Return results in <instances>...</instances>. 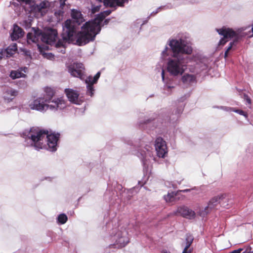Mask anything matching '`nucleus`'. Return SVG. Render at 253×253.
I'll return each instance as SVG.
<instances>
[{
	"instance_id": "obj_36",
	"label": "nucleus",
	"mask_w": 253,
	"mask_h": 253,
	"mask_svg": "<svg viewBox=\"0 0 253 253\" xmlns=\"http://www.w3.org/2000/svg\"><path fill=\"white\" fill-rule=\"evenodd\" d=\"M168 50V48L166 47L165 49V50L162 52V55L165 57L166 56L168 55V54L167 53V51Z\"/></svg>"
},
{
	"instance_id": "obj_43",
	"label": "nucleus",
	"mask_w": 253,
	"mask_h": 253,
	"mask_svg": "<svg viewBox=\"0 0 253 253\" xmlns=\"http://www.w3.org/2000/svg\"><path fill=\"white\" fill-rule=\"evenodd\" d=\"M26 69H27V68L25 67V68H24V69H23V71H24V72H26V71H25V70H26Z\"/></svg>"
},
{
	"instance_id": "obj_9",
	"label": "nucleus",
	"mask_w": 253,
	"mask_h": 253,
	"mask_svg": "<svg viewBox=\"0 0 253 253\" xmlns=\"http://www.w3.org/2000/svg\"><path fill=\"white\" fill-rule=\"evenodd\" d=\"M18 94V90L10 86H5L2 88L1 97L5 103H9L12 102Z\"/></svg>"
},
{
	"instance_id": "obj_13",
	"label": "nucleus",
	"mask_w": 253,
	"mask_h": 253,
	"mask_svg": "<svg viewBox=\"0 0 253 253\" xmlns=\"http://www.w3.org/2000/svg\"><path fill=\"white\" fill-rule=\"evenodd\" d=\"M218 33L227 39H230L238 36V34L232 29L223 27L220 29H216Z\"/></svg>"
},
{
	"instance_id": "obj_2",
	"label": "nucleus",
	"mask_w": 253,
	"mask_h": 253,
	"mask_svg": "<svg viewBox=\"0 0 253 253\" xmlns=\"http://www.w3.org/2000/svg\"><path fill=\"white\" fill-rule=\"evenodd\" d=\"M71 17L73 21L67 19L64 23L63 31L61 34L63 41H59L56 44V46H63L64 45V41H75V36L77 33V26L83 22L84 18L81 12L76 9L72 10Z\"/></svg>"
},
{
	"instance_id": "obj_33",
	"label": "nucleus",
	"mask_w": 253,
	"mask_h": 253,
	"mask_svg": "<svg viewBox=\"0 0 253 253\" xmlns=\"http://www.w3.org/2000/svg\"><path fill=\"white\" fill-rule=\"evenodd\" d=\"M243 250L242 249H238L237 250H234L229 253H241L242 251ZM242 253H249V252L245 251L243 252Z\"/></svg>"
},
{
	"instance_id": "obj_12",
	"label": "nucleus",
	"mask_w": 253,
	"mask_h": 253,
	"mask_svg": "<svg viewBox=\"0 0 253 253\" xmlns=\"http://www.w3.org/2000/svg\"><path fill=\"white\" fill-rule=\"evenodd\" d=\"M175 215H180L182 216L189 219L193 218L195 216V212L185 206L179 207L174 212Z\"/></svg>"
},
{
	"instance_id": "obj_11",
	"label": "nucleus",
	"mask_w": 253,
	"mask_h": 253,
	"mask_svg": "<svg viewBox=\"0 0 253 253\" xmlns=\"http://www.w3.org/2000/svg\"><path fill=\"white\" fill-rule=\"evenodd\" d=\"M155 147L158 156L164 158L167 153V147L166 142L162 138L158 137L156 139Z\"/></svg>"
},
{
	"instance_id": "obj_14",
	"label": "nucleus",
	"mask_w": 253,
	"mask_h": 253,
	"mask_svg": "<svg viewBox=\"0 0 253 253\" xmlns=\"http://www.w3.org/2000/svg\"><path fill=\"white\" fill-rule=\"evenodd\" d=\"M222 195H218L212 198L209 202L208 206L205 207L204 212L207 214L214 209L220 203Z\"/></svg>"
},
{
	"instance_id": "obj_20",
	"label": "nucleus",
	"mask_w": 253,
	"mask_h": 253,
	"mask_svg": "<svg viewBox=\"0 0 253 253\" xmlns=\"http://www.w3.org/2000/svg\"><path fill=\"white\" fill-rule=\"evenodd\" d=\"M140 155H138L141 159L144 165H146L147 161L149 160V158L151 157V152L147 150L146 151L141 150L139 152Z\"/></svg>"
},
{
	"instance_id": "obj_23",
	"label": "nucleus",
	"mask_w": 253,
	"mask_h": 253,
	"mask_svg": "<svg viewBox=\"0 0 253 253\" xmlns=\"http://www.w3.org/2000/svg\"><path fill=\"white\" fill-rule=\"evenodd\" d=\"M25 76L26 75L24 74L18 70H12L10 74V77L13 80L21 77H25Z\"/></svg>"
},
{
	"instance_id": "obj_35",
	"label": "nucleus",
	"mask_w": 253,
	"mask_h": 253,
	"mask_svg": "<svg viewBox=\"0 0 253 253\" xmlns=\"http://www.w3.org/2000/svg\"><path fill=\"white\" fill-rule=\"evenodd\" d=\"M193 251V249H187V248H184L182 253H191Z\"/></svg>"
},
{
	"instance_id": "obj_21",
	"label": "nucleus",
	"mask_w": 253,
	"mask_h": 253,
	"mask_svg": "<svg viewBox=\"0 0 253 253\" xmlns=\"http://www.w3.org/2000/svg\"><path fill=\"white\" fill-rule=\"evenodd\" d=\"M44 91L46 93V97H45V99H49L50 101H52L53 99V97L55 94V90L50 87H46L44 88Z\"/></svg>"
},
{
	"instance_id": "obj_32",
	"label": "nucleus",
	"mask_w": 253,
	"mask_h": 253,
	"mask_svg": "<svg viewBox=\"0 0 253 253\" xmlns=\"http://www.w3.org/2000/svg\"><path fill=\"white\" fill-rule=\"evenodd\" d=\"M228 41V39L223 36L218 42V45H224Z\"/></svg>"
},
{
	"instance_id": "obj_29",
	"label": "nucleus",
	"mask_w": 253,
	"mask_h": 253,
	"mask_svg": "<svg viewBox=\"0 0 253 253\" xmlns=\"http://www.w3.org/2000/svg\"><path fill=\"white\" fill-rule=\"evenodd\" d=\"M238 42V40H234L233 42H230L228 47L226 49L225 53H224V58H226L228 57L229 51L232 49L233 46L234 45L235 43Z\"/></svg>"
},
{
	"instance_id": "obj_28",
	"label": "nucleus",
	"mask_w": 253,
	"mask_h": 253,
	"mask_svg": "<svg viewBox=\"0 0 253 253\" xmlns=\"http://www.w3.org/2000/svg\"><path fill=\"white\" fill-rule=\"evenodd\" d=\"M68 218L65 214L62 213L58 216V221L61 224H64L67 221Z\"/></svg>"
},
{
	"instance_id": "obj_25",
	"label": "nucleus",
	"mask_w": 253,
	"mask_h": 253,
	"mask_svg": "<svg viewBox=\"0 0 253 253\" xmlns=\"http://www.w3.org/2000/svg\"><path fill=\"white\" fill-rule=\"evenodd\" d=\"M193 240L194 238L192 235L190 234H186L185 238L186 246L184 248H187V249H193L192 248H190V246L192 244Z\"/></svg>"
},
{
	"instance_id": "obj_26",
	"label": "nucleus",
	"mask_w": 253,
	"mask_h": 253,
	"mask_svg": "<svg viewBox=\"0 0 253 253\" xmlns=\"http://www.w3.org/2000/svg\"><path fill=\"white\" fill-rule=\"evenodd\" d=\"M100 76V73L99 72H98L94 76L93 79L90 76L88 77L85 80V82H90L92 83V84H95L97 82L98 79L99 78Z\"/></svg>"
},
{
	"instance_id": "obj_30",
	"label": "nucleus",
	"mask_w": 253,
	"mask_h": 253,
	"mask_svg": "<svg viewBox=\"0 0 253 253\" xmlns=\"http://www.w3.org/2000/svg\"><path fill=\"white\" fill-rule=\"evenodd\" d=\"M103 3L104 5L106 6H109L110 7H115V4L113 1V0H103Z\"/></svg>"
},
{
	"instance_id": "obj_4",
	"label": "nucleus",
	"mask_w": 253,
	"mask_h": 253,
	"mask_svg": "<svg viewBox=\"0 0 253 253\" xmlns=\"http://www.w3.org/2000/svg\"><path fill=\"white\" fill-rule=\"evenodd\" d=\"M29 106L31 109L42 111L50 109L51 111L62 110L66 107V101L62 98H55L52 101L45 99L44 97L34 100Z\"/></svg>"
},
{
	"instance_id": "obj_40",
	"label": "nucleus",
	"mask_w": 253,
	"mask_h": 253,
	"mask_svg": "<svg viewBox=\"0 0 253 253\" xmlns=\"http://www.w3.org/2000/svg\"><path fill=\"white\" fill-rule=\"evenodd\" d=\"M19 1L25 2L26 3H28L30 2L31 0H18Z\"/></svg>"
},
{
	"instance_id": "obj_1",
	"label": "nucleus",
	"mask_w": 253,
	"mask_h": 253,
	"mask_svg": "<svg viewBox=\"0 0 253 253\" xmlns=\"http://www.w3.org/2000/svg\"><path fill=\"white\" fill-rule=\"evenodd\" d=\"M60 134L57 133L48 134L47 130L32 128L28 134V137L32 140V145L37 149H42L44 146L45 138L47 139V144L48 149L52 152L57 150V142L59 140Z\"/></svg>"
},
{
	"instance_id": "obj_18",
	"label": "nucleus",
	"mask_w": 253,
	"mask_h": 253,
	"mask_svg": "<svg viewBox=\"0 0 253 253\" xmlns=\"http://www.w3.org/2000/svg\"><path fill=\"white\" fill-rule=\"evenodd\" d=\"M48 2L43 1L39 4H36L35 10L40 13L42 16L45 15L47 11Z\"/></svg>"
},
{
	"instance_id": "obj_3",
	"label": "nucleus",
	"mask_w": 253,
	"mask_h": 253,
	"mask_svg": "<svg viewBox=\"0 0 253 253\" xmlns=\"http://www.w3.org/2000/svg\"><path fill=\"white\" fill-rule=\"evenodd\" d=\"M34 31V33H28L27 35V42H34L36 43L38 42L40 38H41L42 41L46 43L47 44L53 45L55 44V47L57 49L61 48L59 52L62 53H65V44L67 42L70 43L73 42L74 41H64V45L62 46H56V44L60 40L63 41V39L62 37V39H59L57 42H56V38L57 37L58 33L56 30L51 29L47 31L46 33H42L41 30L39 29H35L34 28H32Z\"/></svg>"
},
{
	"instance_id": "obj_27",
	"label": "nucleus",
	"mask_w": 253,
	"mask_h": 253,
	"mask_svg": "<svg viewBox=\"0 0 253 253\" xmlns=\"http://www.w3.org/2000/svg\"><path fill=\"white\" fill-rule=\"evenodd\" d=\"M86 84H87V94L88 95H90V96H92L93 94V92H94V88H93V84H92V83L89 82H85Z\"/></svg>"
},
{
	"instance_id": "obj_41",
	"label": "nucleus",
	"mask_w": 253,
	"mask_h": 253,
	"mask_svg": "<svg viewBox=\"0 0 253 253\" xmlns=\"http://www.w3.org/2000/svg\"><path fill=\"white\" fill-rule=\"evenodd\" d=\"M162 76L163 79L164 80V71H162Z\"/></svg>"
},
{
	"instance_id": "obj_10",
	"label": "nucleus",
	"mask_w": 253,
	"mask_h": 253,
	"mask_svg": "<svg viewBox=\"0 0 253 253\" xmlns=\"http://www.w3.org/2000/svg\"><path fill=\"white\" fill-rule=\"evenodd\" d=\"M84 67L82 63L74 64L68 67V72L75 77L83 80L84 78Z\"/></svg>"
},
{
	"instance_id": "obj_45",
	"label": "nucleus",
	"mask_w": 253,
	"mask_h": 253,
	"mask_svg": "<svg viewBox=\"0 0 253 253\" xmlns=\"http://www.w3.org/2000/svg\"><path fill=\"white\" fill-rule=\"evenodd\" d=\"M189 190H184V191H189Z\"/></svg>"
},
{
	"instance_id": "obj_38",
	"label": "nucleus",
	"mask_w": 253,
	"mask_h": 253,
	"mask_svg": "<svg viewBox=\"0 0 253 253\" xmlns=\"http://www.w3.org/2000/svg\"><path fill=\"white\" fill-rule=\"evenodd\" d=\"M109 21H110V19H105V20L103 21V25H102V26L101 25V26L102 27V26H104V25H107V24L109 23Z\"/></svg>"
},
{
	"instance_id": "obj_37",
	"label": "nucleus",
	"mask_w": 253,
	"mask_h": 253,
	"mask_svg": "<svg viewBox=\"0 0 253 253\" xmlns=\"http://www.w3.org/2000/svg\"><path fill=\"white\" fill-rule=\"evenodd\" d=\"M245 99L246 100V101L248 102V104H251V100L250 98L247 95H245Z\"/></svg>"
},
{
	"instance_id": "obj_15",
	"label": "nucleus",
	"mask_w": 253,
	"mask_h": 253,
	"mask_svg": "<svg viewBox=\"0 0 253 253\" xmlns=\"http://www.w3.org/2000/svg\"><path fill=\"white\" fill-rule=\"evenodd\" d=\"M111 10H108L101 12L97 14L93 20L91 21L95 24L97 27H98L99 31H101V23L103 22V20L106 16H108L111 13Z\"/></svg>"
},
{
	"instance_id": "obj_5",
	"label": "nucleus",
	"mask_w": 253,
	"mask_h": 253,
	"mask_svg": "<svg viewBox=\"0 0 253 253\" xmlns=\"http://www.w3.org/2000/svg\"><path fill=\"white\" fill-rule=\"evenodd\" d=\"M100 32L92 21L86 22L82 27V31L77 35L76 43L79 46L85 45L94 41L96 35Z\"/></svg>"
},
{
	"instance_id": "obj_16",
	"label": "nucleus",
	"mask_w": 253,
	"mask_h": 253,
	"mask_svg": "<svg viewBox=\"0 0 253 253\" xmlns=\"http://www.w3.org/2000/svg\"><path fill=\"white\" fill-rule=\"evenodd\" d=\"M65 92L69 100L74 103H76L78 101L79 94L78 91L71 88H66Z\"/></svg>"
},
{
	"instance_id": "obj_19",
	"label": "nucleus",
	"mask_w": 253,
	"mask_h": 253,
	"mask_svg": "<svg viewBox=\"0 0 253 253\" xmlns=\"http://www.w3.org/2000/svg\"><path fill=\"white\" fill-rule=\"evenodd\" d=\"M181 81L184 84L190 85L196 82V79L194 75L186 74L182 77Z\"/></svg>"
},
{
	"instance_id": "obj_6",
	"label": "nucleus",
	"mask_w": 253,
	"mask_h": 253,
	"mask_svg": "<svg viewBox=\"0 0 253 253\" xmlns=\"http://www.w3.org/2000/svg\"><path fill=\"white\" fill-rule=\"evenodd\" d=\"M169 45L173 53V57L177 58L179 54H191L192 52V48L187 44V42L182 39L169 41Z\"/></svg>"
},
{
	"instance_id": "obj_24",
	"label": "nucleus",
	"mask_w": 253,
	"mask_h": 253,
	"mask_svg": "<svg viewBox=\"0 0 253 253\" xmlns=\"http://www.w3.org/2000/svg\"><path fill=\"white\" fill-rule=\"evenodd\" d=\"M176 194L174 192L168 193L167 195L164 196V199L168 203H171L175 200Z\"/></svg>"
},
{
	"instance_id": "obj_8",
	"label": "nucleus",
	"mask_w": 253,
	"mask_h": 253,
	"mask_svg": "<svg viewBox=\"0 0 253 253\" xmlns=\"http://www.w3.org/2000/svg\"><path fill=\"white\" fill-rule=\"evenodd\" d=\"M115 240L114 244L110 245L109 248H116L121 249L125 247L129 242L127 233L126 232L118 231L113 237Z\"/></svg>"
},
{
	"instance_id": "obj_31",
	"label": "nucleus",
	"mask_w": 253,
	"mask_h": 253,
	"mask_svg": "<svg viewBox=\"0 0 253 253\" xmlns=\"http://www.w3.org/2000/svg\"><path fill=\"white\" fill-rule=\"evenodd\" d=\"M126 0H113V1L115 4V7L116 6H123Z\"/></svg>"
},
{
	"instance_id": "obj_39",
	"label": "nucleus",
	"mask_w": 253,
	"mask_h": 253,
	"mask_svg": "<svg viewBox=\"0 0 253 253\" xmlns=\"http://www.w3.org/2000/svg\"><path fill=\"white\" fill-rule=\"evenodd\" d=\"M3 51L2 50H0V60H1L3 57Z\"/></svg>"
},
{
	"instance_id": "obj_22",
	"label": "nucleus",
	"mask_w": 253,
	"mask_h": 253,
	"mask_svg": "<svg viewBox=\"0 0 253 253\" xmlns=\"http://www.w3.org/2000/svg\"><path fill=\"white\" fill-rule=\"evenodd\" d=\"M17 50V45L14 43L13 45L9 46L4 51V52H6V56L10 57L14 54L15 51Z\"/></svg>"
},
{
	"instance_id": "obj_34",
	"label": "nucleus",
	"mask_w": 253,
	"mask_h": 253,
	"mask_svg": "<svg viewBox=\"0 0 253 253\" xmlns=\"http://www.w3.org/2000/svg\"><path fill=\"white\" fill-rule=\"evenodd\" d=\"M233 111L234 112H235L239 113L240 115H243V116H246V113L244 111H243L242 110H239V109L235 110V109H234V110H233Z\"/></svg>"
},
{
	"instance_id": "obj_42",
	"label": "nucleus",
	"mask_w": 253,
	"mask_h": 253,
	"mask_svg": "<svg viewBox=\"0 0 253 253\" xmlns=\"http://www.w3.org/2000/svg\"><path fill=\"white\" fill-rule=\"evenodd\" d=\"M60 11H59V12H58V13L57 12H55V15H56L57 13H58V14H60Z\"/></svg>"
},
{
	"instance_id": "obj_44",
	"label": "nucleus",
	"mask_w": 253,
	"mask_h": 253,
	"mask_svg": "<svg viewBox=\"0 0 253 253\" xmlns=\"http://www.w3.org/2000/svg\"><path fill=\"white\" fill-rule=\"evenodd\" d=\"M252 31L253 33V25H252Z\"/></svg>"
},
{
	"instance_id": "obj_17",
	"label": "nucleus",
	"mask_w": 253,
	"mask_h": 253,
	"mask_svg": "<svg viewBox=\"0 0 253 253\" xmlns=\"http://www.w3.org/2000/svg\"><path fill=\"white\" fill-rule=\"evenodd\" d=\"M24 34V32L21 28L17 25H14L13 32L11 34V40L12 41H16L19 38L22 37Z\"/></svg>"
},
{
	"instance_id": "obj_7",
	"label": "nucleus",
	"mask_w": 253,
	"mask_h": 253,
	"mask_svg": "<svg viewBox=\"0 0 253 253\" xmlns=\"http://www.w3.org/2000/svg\"><path fill=\"white\" fill-rule=\"evenodd\" d=\"M184 66L183 63L179 59H171L168 61L167 70L172 76L181 75L185 71Z\"/></svg>"
}]
</instances>
